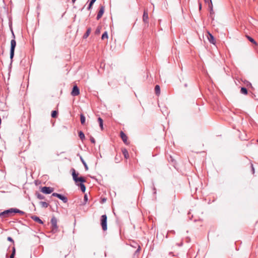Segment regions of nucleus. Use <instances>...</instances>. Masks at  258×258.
Returning a JSON list of instances; mask_svg holds the SVG:
<instances>
[{
    "label": "nucleus",
    "mask_w": 258,
    "mask_h": 258,
    "mask_svg": "<svg viewBox=\"0 0 258 258\" xmlns=\"http://www.w3.org/2000/svg\"><path fill=\"white\" fill-rule=\"evenodd\" d=\"M14 213H20L23 214L24 212L17 209L11 208L0 213V221H3L4 219L13 215Z\"/></svg>",
    "instance_id": "nucleus-1"
},
{
    "label": "nucleus",
    "mask_w": 258,
    "mask_h": 258,
    "mask_svg": "<svg viewBox=\"0 0 258 258\" xmlns=\"http://www.w3.org/2000/svg\"><path fill=\"white\" fill-rule=\"evenodd\" d=\"M72 171H73L72 176H73V178L74 180L75 181L76 184H77V183L78 182H81L80 183V184H78V185L80 186L82 191L84 192L86 190V187H85V185L83 183L86 182L85 179L83 177H78V174L76 173V171L74 169H72Z\"/></svg>",
    "instance_id": "nucleus-2"
},
{
    "label": "nucleus",
    "mask_w": 258,
    "mask_h": 258,
    "mask_svg": "<svg viewBox=\"0 0 258 258\" xmlns=\"http://www.w3.org/2000/svg\"><path fill=\"white\" fill-rule=\"evenodd\" d=\"M13 36L14 37V39L11 41L10 58L11 59H12L14 57L15 49L16 46V42L15 40V36L13 32Z\"/></svg>",
    "instance_id": "nucleus-3"
},
{
    "label": "nucleus",
    "mask_w": 258,
    "mask_h": 258,
    "mask_svg": "<svg viewBox=\"0 0 258 258\" xmlns=\"http://www.w3.org/2000/svg\"><path fill=\"white\" fill-rule=\"evenodd\" d=\"M101 225L103 231H106L107 229V216L106 215H103L101 217Z\"/></svg>",
    "instance_id": "nucleus-4"
},
{
    "label": "nucleus",
    "mask_w": 258,
    "mask_h": 258,
    "mask_svg": "<svg viewBox=\"0 0 258 258\" xmlns=\"http://www.w3.org/2000/svg\"><path fill=\"white\" fill-rule=\"evenodd\" d=\"M57 219L55 217H53L51 219V230L53 233L56 232L57 231L58 226L57 225Z\"/></svg>",
    "instance_id": "nucleus-5"
},
{
    "label": "nucleus",
    "mask_w": 258,
    "mask_h": 258,
    "mask_svg": "<svg viewBox=\"0 0 258 258\" xmlns=\"http://www.w3.org/2000/svg\"><path fill=\"white\" fill-rule=\"evenodd\" d=\"M209 8L210 11L209 17L212 19V21H213L214 20L215 13L213 9V5L212 4L211 0H210V3L209 4Z\"/></svg>",
    "instance_id": "nucleus-6"
},
{
    "label": "nucleus",
    "mask_w": 258,
    "mask_h": 258,
    "mask_svg": "<svg viewBox=\"0 0 258 258\" xmlns=\"http://www.w3.org/2000/svg\"><path fill=\"white\" fill-rule=\"evenodd\" d=\"M53 191V188L51 187L43 186L41 188V191L45 194H51Z\"/></svg>",
    "instance_id": "nucleus-7"
},
{
    "label": "nucleus",
    "mask_w": 258,
    "mask_h": 258,
    "mask_svg": "<svg viewBox=\"0 0 258 258\" xmlns=\"http://www.w3.org/2000/svg\"><path fill=\"white\" fill-rule=\"evenodd\" d=\"M143 21L146 25L149 24V17L147 10H144L143 15Z\"/></svg>",
    "instance_id": "nucleus-8"
},
{
    "label": "nucleus",
    "mask_w": 258,
    "mask_h": 258,
    "mask_svg": "<svg viewBox=\"0 0 258 258\" xmlns=\"http://www.w3.org/2000/svg\"><path fill=\"white\" fill-rule=\"evenodd\" d=\"M80 94V90L78 87L75 85L73 87L71 95L73 96H78Z\"/></svg>",
    "instance_id": "nucleus-9"
},
{
    "label": "nucleus",
    "mask_w": 258,
    "mask_h": 258,
    "mask_svg": "<svg viewBox=\"0 0 258 258\" xmlns=\"http://www.w3.org/2000/svg\"><path fill=\"white\" fill-rule=\"evenodd\" d=\"M120 135L123 143L126 145L128 144L129 143L127 141V137L126 135L122 131L120 132Z\"/></svg>",
    "instance_id": "nucleus-10"
},
{
    "label": "nucleus",
    "mask_w": 258,
    "mask_h": 258,
    "mask_svg": "<svg viewBox=\"0 0 258 258\" xmlns=\"http://www.w3.org/2000/svg\"><path fill=\"white\" fill-rule=\"evenodd\" d=\"M104 12V7L103 6H101L96 17L97 20H99L102 17Z\"/></svg>",
    "instance_id": "nucleus-11"
},
{
    "label": "nucleus",
    "mask_w": 258,
    "mask_h": 258,
    "mask_svg": "<svg viewBox=\"0 0 258 258\" xmlns=\"http://www.w3.org/2000/svg\"><path fill=\"white\" fill-rule=\"evenodd\" d=\"M32 219H33L34 221L41 224H43V221L37 216H33L31 217Z\"/></svg>",
    "instance_id": "nucleus-12"
},
{
    "label": "nucleus",
    "mask_w": 258,
    "mask_h": 258,
    "mask_svg": "<svg viewBox=\"0 0 258 258\" xmlns=\"http://www.w3.org/2000/svg\"><path fill=\"white\" fill-rule=\"evenodd\" d=\"M121 151L124 158L126 159H128L129 158V154L127 150L125 148H123L121 149Z\"/></svg>",
    "instance_id": "nucleus-13"
},
{
    "label": "nucleus",
    "mask_w": 258,
    "mask_h": 258,
    "mask_svg": "<svg viewBox=\"0 0 258 258\" xmlns=\"http://www.w3.org/2000/svg\"><path fill=\"white\" fill-rule=\"evenodd\" d=\"M209 36L208 37L209 42L212 44L215 43V40L214 36L209 32L208 33Z\"/></svg>",
    "instance_id": "nucleus-14"
},
{
    "label": "nucleus",
    "mask_w": 258,
    "mask_h": 258,
    "mask_svg": "<svg viewBox=\"0 0 258 258\" xmlns=\"http://www.w3.org/2000/svg\"><path fill=\"white\" fill-rule=\"evenodd\" d=\"M91 32V28H87V30L86 33L84 34V35L83 36V38L84 39L87 38L89 36Z\"/></svg>",
    "instance_id": "nucleus-15"
},
{
    "label": "nucleus",
    "mask_w": 258,
    "mask_h": 258,
    "mask_svg": "<svg viewBox=\"0 0 258 258\" xmlns=\"http://www.w3.org/2000/svg\"><path fill=\"white\" fill-rule=\"evenodd\" d=\"M35 195L37 197V198L39 200H43L45 199V197L43 195L40 194L38 192H36L35 193Z\"/></svg>",
    "instance_id": "nucleus-16"
},
{
    "label": "nucleus",
    "mask_w": 258,
    "mask_h": 258,
    "mask_svg": "<svg viewBox=\"0 0 258 258\" xmlns=\"http://www.w3.org/2000/svg\"><path fill=\"white\" fill-rule=\"evenodd\" d=\"M39 204L41 205V206L42 208H47L49 206V204L48 203H46L45 202H42V201L40 202Z\"/></svg>",
    "instance_id": "nucleus-17"
},
{
    "label": "nucleus",
    "mask_w": 258,
    "mask_h": 258,
    "mask_svg": "<svg viewBox=\"0 0 258 258\" xmlns=\"http://www.w3.org/2000/svg\"><path fill=\"white\" fill-rule=\"evenodd\" d=\"M98 122L99 123V126H100L101 130H103V119L101 117H99L98 118Z\"/></svg>",
    "instance_id": "nucleus-18"
},
{
    "label": "nucleus",
    "mask_w": 258,
    "mask_h": 258,
    "mask_svg": "<svg viewBox=\"0 0 258 258\" xmlns=\"http://www.w3.org/2000/svg\"><path fill=\"white\" fill-rule=\"evenodd\" d=\"M160 89L159 85H156L155 87V92L156 95H159L160 94Z\"/></svg>",
    "instance_id": "nucleus-19"
},
{
    "label": "nucleus",
    "mask_w": 258,
    "mask_h": 258,
    "mask_svg": "<svg viewBox=\"0 0 258 258\" xmlns=\"http://www.w3.org/2000/svg\"><path fill=\"white\" fill-rule=\"evenodd\" d=\"M80 120L82 124H84L85 122V116L83 114L80 115Z\"/></svg>",
    "instance_id": "nucleus-20"
},
{
    "label": "nucleus",
    "mask_w": 258,
    "mask_h": 258,
    "mask_svg": "<svg viewBox=\"0 0 258 258\" xmlns=\"http://www.w3.org/2000/svg\"><path fill=\"white\" fill-rule=\"evenodd\" d=\"M79 138H80V139L83 141V140L85 139V135L83 133V132L82 131H80L79 132Z\"/></svg>",
    "instance_id": "nucleus-21"
},
{
    "label": "nucleus",
    "mask_w": 258,
    "mask_h": 258,
    "mask_svg": "<svg viewBox=\"0 0 258 258\" xmlns=\"http://www.w3.org/2000/svg\"><path fill=\"white\" fill-rule=\"evenodd\" d=\"M240 93L241 94H244V95L247 94V89L244 88V87H241V90H240Z\"/></svg>",
    "instance_id": "nucleus-22"
},
{
    "label": "nucleus",
    "mask_w": 258,
    "mask_h": 258,
    "mask_svg": "<svg viewBox=\"0 0 258 258\" xmlns=\"http://www.w3.org/2000/svg\"><path fill=\"white\" fill-rule=\"evenodd\" d=\"M114 160L116 163H119L121 160L120 155H116L114 158Z\"/></svg>",
    "instance_id": "nucleus-23"
},
{
    "label": "nucleus",
    "mask_w": 258,
    "mask_h": 258,
    "mask_svg": "<svg viewBox=\"0 0 258 258\" xmlns=\"http://www.w3.org/2000/svg\"><path fill=\"white\" fill-rule=\"evenodd\" d=\"M59 199L62 200L64 203H66L68 202L67 198L63 195H61Z\"/></svg>",
    "instance_id": "nucleus-24"
},
{
    "label": "nucleus",
    "mask_w": 258,
    "mask_h": 258,
    "mask_svg": "<svg viewBox=\"0 0 258 258\" xmlns=\"http://www.w3.org/2000/svg\"><path fill=\"white\" fill-rule=\"evenodd\" d=\"M81 161H82V163L83 164L84 166H85L86 170H87L88 169V166L85 162V161L84 160L82 157H80Z\"/></svg>",
    "instance_id": "nucleus-25"
},
{
    "label": "nucleus",
    "mask_w": 258,
    "mask_h": 258,
    "mask_svg": "<svg viewBox=\"0 0 258 258\" xmlns=\"http://www.w3.org/2000/svg\"><path fill=\"white\" fill-rule=\"evenodd\" d=\"M57 114H58V112L57 111L53 110L51 112V117L53 118H55V117H56Z\"/></svg>",
    "instance_id": "nucleus-26"
},
{
    "label": "nucleus",
    "mask_w": 258,
    "mask_h": 258,
    "mask_svg": "<svg viewBox=\"0 0 258 258\" xmlns=\"http://www.w3.org/2000/svg\"><path fill=\"white\" fill-rule=\"evenodd\" d=\"M108 38V34L106 31H105L102 35L101 39L102 40H104V39H107Z\"/></svg>",
    "instance_id": "nucleus-27"
},
{
    "label": "nucleus",
    "mask_w": 258,
    "mask_h": 258,
    "mask_svg": "<svg viewBox=\"0 0 258 258\" xmlns=\"http://www.w3.org/2000/svg\"><path fill=\"white\" fill-rule=\"evenodd\" d=\"M15 253H16V249H15V247L14 246H13V250H12V253L10 256V258H14V255H15Z\"/></svg>",
    "instance_id": "nucleus-28"
},
{
    "label": "nucleus",
    "mask_w": 258,
    "mask_h": 258,
    "mask_svg": "<svg viewBox=\"0 0 258 258\" xmlns=\"http://www.w3.org/2000/svg\"><path fill=\"white\" fill-rule=\"evenodd\" d=\"M248 39L252 43H254V44H256V42L251 37H249V36H247Z\"/></svg>",
    "instance_id": "nucleus-29"
},
{
    "label": "nucleus",
    "mask_w": 258,
    "mask_h": 258,
    "mask_svg": "<svg viewBox=\"0 0 258 258\" xmlns=\"http://www.w3.org/2000/svg\"><path fill=\"white\" fill-rule=\"evenodd\" d=\"M61 195L60 194H57V193H55V192H54L52 194V196L53 197H57L59 199V198L60 197V196H61Z\"/></svg>",
    "instance_id": "nucleus-30"
},
{
    "label": "nucleus",
    "mask_w": 258,
    "mask_h": 258,
    "mask_svg": "<svg viewBox=\"0 0 258 258\" xmlns=\"http://www.w3.org/2000/svg\"><path fill=\"white\" fill-rule=\"evenodd\" d=\"M90 141L92 143L95 144V140L93 137H90Z\"/></svg>",
    "instance_id": "nucleus-31"
},
{
    "label": "nucleus",
    "mask_w": 258,
    "mask_h": 258,
    "mask_svg": "<svg viewBox=\"0 0 258 258\" xmlns=\"http://www.w3.org/2000/svg\"><path fill=\"white\" fill-rule=\"evenodd\" d=\"M93 5V3L90 2L89 5L88 7V10H89L91 9L92 5Z\"/></svg>",
    "instance_id": "nucleus-32"
},
{
    "label": "nucleus",
    "mask_w": 258,
    "mask_h": 258,
    "mask_svg": "<svg viewBox=\"0 0 258 258\" xmlns=\"http://www.w3.org/2000/svg\"><path fill=\"white\" fill-rule=\"evenodd\" d=\"M7 239L8 241H11V242H13V243H14V241L12 237H8Z\"/></svg>",
    "instance_id": "nucleus-33"
},
{
    "label": "nucleus",
    "mask_w": 258,
    "mask_h": 258,
    "mask_svg": "<svg viewBox=\"0 0 258 258\" xmlns=\"http://www.w3.org/2000/svg\"><path fill=\"white\" fill-rule=\"evenodd\" d=\"M84 201L86 202L88 201V197H87V196L86 195H85L84 196Z\"/></svg>",
    "instance_id": "nucleus-34"
},
{
    "label": "nucleus",
    "mask_w": 258,
    "mask_h": 258,
    "mask_svg": "<svg viewBox=\"0 0 258 258\" xmlns=\"http://www.w3.org/2000/svg\"><path fill=\"white\" fill-rule=\"evenodd\" d=\"M251 170L252 171V173L253 174L254 173V167H253L252 164H251Z\"/></svg>",
    "instance_id": "nucleus-35"
},
{
    "label": "nucleus",
    "mask_w": 258,
    "mask_h": 258,
    "mask_svg": "<svg viewBox=\"0 0 258 258\" xmlns=\"http://www.w3.org/2000/svg\"><path fill=\"white\" fill-rule=\"evenodd\" d=\"M199 10H201L202 9V4L201 3H199Z\"/></svg>",
    "instance_id": "nucleus-36"
},
{
    "label": "nucleus",
    "mask_w": 258,
    "mask_h": 258,
    "mask_svg": "<svg viewBox=\"0 0 258 258\" xmlns=\"http://www.w3.org/2000/svg\"><path fill=\"white\" fill-rule=\"evenodd\" d=\"M99 32H100V30H99L98 28V29H97V30H96V33H99Z\"/></svg>",
    "instance_id": "nucleus-37"
},
{
    "label": "nucleus",
    "mask_w": 258,
    "mask_h": 258,
    "mask_svg": "<svg viewBox=\"0 0 258 258\" xmlns=\"http://www.w3.org/2000/svg\"><path fill=\"white\" fill-rule=\"evenodd\" d=\"M96 1V0H91V1H90V2H91V3H93V4H94V3L95 2V1Z\"/></svg>",
    "instance_id": "nucleus-38"
},
{
    "label": "nucleus",
    "mask_w": 258,
    "mask_h": 258,
    "mask_svg": "<svg viewBox=\"0 0 258 258\" xmlns=\"http://www.w3.org/2000/svg\"><path fill=\"white\" fill-rule=\"evenodd\" d=\"M76 0H72V2L73 3H75V2L76 1Z\"/></svg>",
    "instance_id": "nucleus-39"
},
{
    "label": "nucleus",
    "mask_w": 258,
    "mask_h": 258,
    "mask_svg": "<svg viewBox=\"0 0 258 258\" xmlns=\"http://www.w3.org/2000/svg\"><path fill=\"white\" fill-rule=\"evenodd\" d=\"M257 141H258V140H257Z\"/></svg>",
    "instance_id": "nucleus-40"
}]
</instances>
